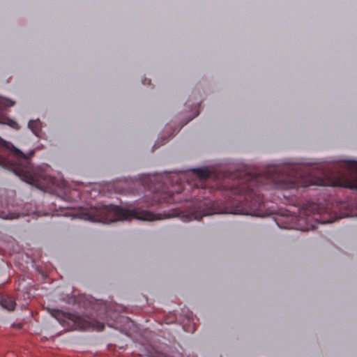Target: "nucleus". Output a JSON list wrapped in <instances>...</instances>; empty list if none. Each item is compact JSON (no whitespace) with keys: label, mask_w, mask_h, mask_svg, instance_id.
I'll use <instances>...</instances> for the list:
<instances>
[{"label":"nucleus","mask_w":357,"mask_h":357,"mask_svg":"<svg viewBox=\"0 0 357 357\" xmlns=\"http://www.w3.org/2000/svg\"><path fill=\"white\" fill-rule=\"evenodd\" d=\"M301 229H302V230H308V229H309V228H308V227H306V228H305V229L301 228Z\"/></svg>","instance_id":"obj_16"},{"label":"nucleus","mask_w":357,"mask_h":357,"mask_svg":"<svg viewBox=\"0 0 357 357\" xmlns=\"http://www.w3.org/2000/svg\"><path fill=\"white\" fill-rule=\"evenodd\" d=\"M28 126L36 136H38L41 130V123L39 120L29 121Z\"/></svg>","instance_id":"obj_8"},{"label":"nucleus","mask_w":357,"mask_h":357,"mask_svg":"<svg viewBox=\"0 0 357 357\" xmlns=\"http://www.w3.org/2000/svg\"><path fill=\"white\" fill-rule=\"evenodd\" d=\"M0 304L2 307L7 309L8 310H13L15 307V301L9 296H0Z\"/></svg>","instance_id":"obj_7"},{"label":"nucleus","mask_w":357,"mask_h":357,"mask_svg":"<svg viewBox=\"0 0 357 357\" xmlns=\"http://www.w3.org/2000/svg\"><path fill=\"white\" fill-rule=\"evenodd\" d=\"M14 104L13 100L0 96V123L8 125L18 130L20 126L16 121L1 114L4 108L12 107ZM33 154V151L26 154L0 137V166L13 172L29 184L40 189L47 188L49 187L51 178L39 174L31 165L30 158Z\"/></svg>","instance_id":"obj_2"},{"label":"nucleus","mask_w":357,"mask_h":357,"mask_svg":"<svg viewBox=\"0 0 357 357\" xmlns=\"http://www.w3.org/2000/svg\"><path fill=\"white\" fill-rule=\"evenodd\" d=\"M79 219L95 222L110 223L118 220L137 219L151 221L160 219L155 214L139 208L126 209L118 206H100L75 214Z\"/></svg>","instance_id":"obj_3"},{"label":"nucleus","mask_w":357,"mask_h":357,"mask_svg":"<svg viewBox=\"0 0 357 357\" xmlns=\"http://www.w3.org/2000/svg\"><path fill=\"white\" fill-rule=\"evenodd\" d=\"M0 217H1V218H6V217H4V216H3V215H0ZM6 218H8L6 217Z\"/></svg>","instance_id":"obj_17"},{"label":"nucleus","mask_w":357,"mask_h":357,"mask_svg":"<svg viewBox=\"0 0 357 357\" xmlns=\"http://www.w3.org/2000/svg\"><path fill=\"white\" fill-rule=\"evenodd\" d=\"M172 192H169L167 194H165L162 197V202H167V203L171 202L172 200Z\"/></svg>","instance_id":"obj_10"},{"label":"nucleus","mask_w":357,"mask_h":357,"mask_svg":"<svg viewBox=\"0 0 357 357\" xmlns=\"http://www.w3.org/2000/svg\"><path fill=\"white\" fill-rule=\"evenodd\" d=\"M301 164L268 166L263 173H250L246 170L224 171L222 183L218 188L225 190L229 197L222 213L261 216L264 204L262 190L293 189L307 187L304 169Z\"/></svg>","instance_id":"obj_1"},{"label":"nucleus","mask_w":357,"mask_h":357,"mask_svg":"<svg viewBox=\"0 0 357 357\" xmlns=\"http://www.w3.org/2000/svg\"><path fill=\"white\" fill-rule=\"evenodd\" d=\"M343 186L350 189L357 190V179L347 182Z\"/></svg>","instance_id":"obj_9"},{"label":"nucleus","mask_w":357,"mask_h":357,"mask_svg":"<svg viewBox=\"0 0 357 357\" xmlns=\"http://www.w3.org/2000/svg\"><path fill=\"white\" fill-rule=\"evenodd\" d=\"M192 172L199 178L200 181L213 177V173L207 167L193 169Z\"/></svg>","instance_id":"obj_6"},{"label":"nucleus","mask_w":357,"mask_h":357,"mask_svg":"<svg viewBox=\"0 0 357 357\" xmlns=\"http://www.w3.org/2000/svg\"><path fill=\"white\" fill-rule=\"evenodd\" d=\"M52 315L61 326L70 329L86 330L92 328L97 331H102L105 327L104 324L100 321L96 320L88 321L79 316L65 313L60 310H55Z\"/></svg>","instance_id":"obj_4"},{"label":"nucleus","mask_w":357,"mask_h":357,"mask_svg":"<svg viewBox=\"0 0 357 357\" xmlns=\"http://www.w3.org/2000/svg\"><path fill=\"white\" fill-rule=\"evenodd\" d=\"M311 210L313 211L314 209H317V206L316 204H312L310 206Z\"/></svg>","instance_id":"obj_13"},{"label":"nucleus","mask_w":357,"mask_h":357,"mask_svg":"<svg viewBox=\"0 0 357 357\" xmlns=\"http://www.w3.org/2000/svg\"><path fill=\"white\" fill-rule=\"evenodd\" d=\"M150 357H174L172 354L171 348L167 344H160L151 347L147 351Z\"/></svg>","instance_id":"obj_5"},{"label":"nucleus","mask_w":357,"mask_h":357,"mask_svg":"<svg viewBox=\"0 0 357 357\" xmlns=\"http://www.w3.org/2000/svg\"><path fill=\"white\" fill-rule=\"evenodd\" d=\"M312 218H313L314 220H317V218H315V217H313Z\"/></svg>","instance_id":"obj_18"},{"label":"nucleus","mask_w":357,"mask_h":357,"mask_svg":"<svg viewBox=\"0 0 357 357\" xmlns=\"http://www.w3.org/2000/svg\"><path fill=\"white\" fill-rule=\"evenodd\" d=\"M192 213H191L190 215H189V219L191 220H192Z\"/></svg>","instance_id":"obj_14"},{"label":"nucleus","mask_w":357,"mask_h":357,"mask_svg":"<svg viewBox=\"0 0 357 357\" xmlns=\"http://www.w3.org/2000/svg\"><path fill=\"white\" fill-rule=\"evenodd\" d=\"M337 218H333V219H330V220H325L324 218H321V220H320V222L321 224H326V223H331V222H334L335 220H336Z\"/></svg>","instance_id":"obj_12"},{"label":"nucleus","mask_w":357,"mask_h":357,"mask_svg":"<svg viewBox=\"0 0 357 357\" xmlns=\"http://www.w3.org/2000/svg\"><path fill=\"white\" fill-rule=\"evenodd\" d=\"M208 215V213H207L195 214V217H194V219H195V220H200V219H202V218L203 216Z\"/></svg>","instance_id":"obj_11"},{"label":"nucleus","mask_w":357,"mask_h":357,"mask_svg":"<svg viewBox=\"0 0 357 357\" xmlns=\"http://www.w3.org/2000/svg\"><path fill=\"white\" fill-rule=\"evenodd\" d=\"M146 81H147V84H150V82H151L150 79H145V82H146Z\"/></svg>","instance_id":"obj_15"}]
</instances>
